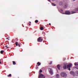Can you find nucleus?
<instances>
[{
    "label": "nucleus",
    "mask_w": 78,
    "mask_h": 78,
    "mask_svg": "<svg viewBox=\"0 0 78 78\" xmlns=\"http://www.w3.org/2000/svg\"><path fill=\"white\" fill-rule=\"evenodd\" d=\"M60 75L62 76V77L66 78V77H67V75L65 72H62L61 73Z\"/></svg>",
    "instance_id": "obj_1"
},
{
    "label": "nucleus",
    "mask_w": 78,
    "mask_h": 78,
    "mask_svg": "<svg viewBox=\"0 0 78 78\" xmlns=\"http://www.w3.org/2000/svg\"><path fill=\"white\" fill-rule=\"evenodd\" d=\"M71 67H72V63H69L67 66V69L69 70H71L70 69Z\"/></svg>",
    "instance_id": "obj_2"
},
{
    "label": "nucleus",
    "mask_w": 78,
    "mask_h": 78,
    "mask_svg": "<svg viewBox=\"0 0 78 78\" xmlns=\"http://www.w3.org/2000/svg\"><path fill=\"white\" fill-rule=\"evenodd\" d=\"M62 14H67V15H70V14H71L72 13H70V12L68 11H66L65 12V13H62Z\"/></svg>",
    "instance_id": "obj_3"
},
{
    "label": "nucleus",
    "mask_w": 78,
    "mask_h": 78,
    "mask_svg": "<svg viewBox=\"0 0 78 78\" xmlns=\"http://www.w3.org/2000/svg\"><path fill=\"white\" fill-rule=\"evenodd\" d=\"M39 78H45V76L42 74L40 73L39 75Z\"/></svg>",
    "instance_id": "obj_4"
},
{
    "label": "nucleus",
    "mask_w": 78,
    "mask_h": 78,
    "mask_svg": "<svg viewBox=\"0 0 78 78\" xmlns=\"http://www.w3.org/2000/svg\"><path fill=\"white\" fill-rule=\"evenodd\" d=\"M37 41L38 42H42V39H41V37H39L38 38Z\"/></svg>",
    "instance_id": "obj_5"
},
{
    "label": "nucleus",
    "mask_w": 78,
    "mask_h": 78,
    "mask_svg": "<svg viewBox=\"0 0 78 78\" xmlns=\"http://www.w3.org/2000/svg\"><path fill=\"white\" fill-rule=\"evenodd\" d=\"M63 4L64 3L63 2H60L59 3V5H60V6H63Z\"/></svg>",
    "instance_id": "obj_6"
},
{
    "label": "nucleus",
    "mask_w": 78,
    "mask_h": 78,
    "mask_svg": "<svg viewBox=\"0 0 78 78\" xmlns=\"http://www.w3.org/2000/svg\"><path fill=\"white\" fill-rule=\"evenodd\" d=\"M63 7L64 8H67V4H65L63 6Z\"/></svg>",
    "instance_id": "obj_7"
},
{
    "label": "nucleus",
    "mask_w": 78,
    "mask_h": 78,
    "mask_svg": "<svg viewBox=\"0 0 78 78\" xmlns=\"http://www.w3.org/2000/svg\"><path fill=\"white\" fill-rule=\"evenodd\" d=\"M70 74L72 75H75V73H74V72H73V71H71L70 72Z\"/></svg>",
    "instance_id": "obj_8"
},
{
    "label": "nucleus",
    "mask_w": 78,
    "mask_h": 78,
    "mask_svg": "<svg viewBox=\"0 0 78 78\" xmlns=\"http://www.w3.org/2000/svg\"><path fill=\"white\" fill-rule=\"evenodd\" d=\"M63 69H67V65H66V64L64 65L63 66Z\"/></svg>",
    "instance_id": "obj_9"
},
{
    "label": "nucleus",
    "mask_w": 78,
    "mask_h": 78,
    "mask_svg": "<svg viewBox=\"0 0 78 78\" xmlns=\"http://www.w3.org/2000/svg\"><path fill=\"white\" fill-rule=\"evenodd\" d=\"M60 65H57V68L58 70H60Z\"/></svg>",
    "instance_id": "obj_10"
},
{
    "label": "nucleus",
    "mask_w": 78,
    "mask_h": 78,
    "mask_svg": "<svg viewBox=\"0 0 78 78\" xmlns=\"http://www.w3.org/2000/svg\"><path fill=\"white\" fill-rule=\"evenodd\" d=\"M48 71H49V72H51V71H53V70H52V69H51V68H49L48 69Z\"/></svg>",
    "instance_id": "obj_11"
},
{
    "label": "nucleus",
    "mask_w": 78,
    "mask_h": 78,
    "mask_svg": "<svg viewBox=\"0 0 78 78\" xmlns=\"http://www.w3.org/2000/svg\"><path fill=\"white\" fill-rule=\"evenodd\" d=\"M56 78H59V75L58 74H57L56 75Z\"/></svg>",
    "instance_id": "obj_12"
},
{
    "label": "nucleus",
    "mask_w": 78,
    "mask_h": 78,
    "mask_svg": "<svg viewBox=\"0 0 78 78\" xmlns=\"http://www.w3.org/2000/svg\"><path fill=\"white\" fill-rule=\"evenodd\" d=\"M49 73H50V74L51 75H53V71L49 72Z\"/></svg>",
    "instance_id": "obj_13"
},
{
    "label": "nucleus",
    "mask_w": 78,
    "mask_h": 78,
    "mask_svg": "<svg viewBox=\"0 0 78 78\" xmlns=\"http://www.w3.org/2000/svg\"><path fill=\"white\" fill-rule=\"evenodd\" d=\"M72 14H74V13H76V12L74 11H72L71 12Z\"/></svg>",
    "instance_id": "obj_14"
},
{
    "label": "nucleus",
    "mask_w": 78,
    "mask_h": 78,
    "mask_svg": "<svg viewBox=\"0 0 78 78\" xmlns=\"http://www.w3.org/2000/svg\"><path fill=\"white\" fill-rule=\"evenodd\" d=\"M0 53H1V54H3V53H4V51H3V50H2L1 51Z\"/></svg>",
    "instance_id": "obj_15"
},
{
    "label": "nucleus",
    "mask_w": 78,
    "mask_h": 78,
    "mask_svg": "<svg viewBox=\"0 0 78 78\" xmlns=\"http://www.w3.org/2000/svg\"><path fill=\"white\" fill-rule=\"evenodd\" d=\"M74 65L75 66H78V62H75L74 63Z\"/></svg>",
    "instance_id": "obj_16"
},
{
    "label": "nucleus",
    "mask_w": 78,
    "mask_h": 78,
    "mask_svg": "<svg viewBox=\"0 0 78 78\" xmlns=\"http://www.w3.org/2000/svg\"><path fill=\"white\" fill-rule=\"evenodd\" d=\"M51 5H52V6H56V4L53 3H51Z\"/></svg>",
    "instance_id": "obj_17"
},
{
    "label": "nucleus",
    "mask_w": 78,
    "mask_h": 78,
    "mask_svg": "<svg viewBox=\"0 0 78 78\" xmlns=\"http://www.w3.org/2000/svg\"><path fill=\"white\" fill-rule=\"evenodd\" d=\"M37 64L38 65V66H39L41 65V63L39 62H38L37 63Z\"/></svg>",
    "instance_id": "obj_18"
},
{
    "label": "nucleus",
    "mask_w": 78,
    "mask_h": 78,
    "mask_svg": "<svg viewBox=\"0 0 78 78\" xmlns=\"http://www.w3.org/2000/svg\"><path fill=\"white\" fill-rule=\"evenodd\" d=\"M40 30H44V28H43V27H41L40 28Z\"/></svg>",
    "instance_id": "obj_19"
},
{
    "label": "nucleus",
    "mask_w": 78,
    "mask_h": 78,
    "mask_svg": "<svg viewBox=\"0 0 78 78\" xmlns=\"http://www.w3.org/2000/svg\"><path fill=\"white\" fill-rule=\"evenodd\" d=\"M13 65H16V62L14 61H13Z\"/></svg>",
    "instance_id": "obj_20"
},
{
    "label": "nucleus",
    "mask_w": 78,
    "mask_h": 78,
    "mask_svg": "<svg viewBox=\"0 0 78 78\" xmlns=\"http://www.w3.org/2000/svg\"><path fill=\"white\" fill-rule=\"evenodd\" d=\"M16 46H18V43L17 42H16Z\"/></svg>",
    "instance_id": "obj_21"
},
{
    "label": "nucleus",
    "mask_w": 78,
    "mask_h": 78,
    "mask_svg": "<svg viewBox=\"0 0 78 78\" xmlns=\"http://www.w3.org/2000/svg\"><path fill=\"white\" fill-rule=\"evenodd\" d=\"M38 20H36L35 21V23H37V22H38Z\"/></svg>",
    "instance_id": "obj_22"
},
{
    "label": "nucleus",
    "mask_w": 78,
    "mask_h": 78,
    "mask_svg": "<svg viewBox=\"0 0 78 78\" xmlns=\"http://www.w3.org/2000/svg\"><path fill=\"white\" fill-rule=\"evenodd\" d=\"M11 76V74H10L9 75H8L7 76L8 77H9V76Z\"/></svg>",
    "instance_id": "obj_23"
},
{
    "label": "nucleus",
    "mask_w": 78,
    "mask_h": 78,
    "mask_svg": "<svg viewBox=\"0 0 78 78\" xmlns=\"http://www.w3.org/2000/svg\"><path fill=\"white\" fill-rule=\"evenodd\" d=\"M5 47H6L7 48H9V47H8V45H6L5 46Z\"/></svg>",
    "instance_id": "obj_24"
},
{
    "label": "nucleus",
    "mask_w": 78,
    "mask_h": 78,
    "mask_svg": "<svg viewBox=\"0 0 78 78\" xmlns=\"http://www.w3.org/2000/svg\"><path fill=\"white\" fill-rule=\"evenodd\" d=\"M76 74H78V71H76Z\"/></svg>",
    "instance_id": "obj_25"
},
{
    "label": "nucleus",
    "mask_w": 78,
    "mask_h": 78,
    "mask_svg": "<svg viewBox=\"0 0 78 78\" xmlns=\"http://www.w3.org/2000/svg\"><path fill=\"white\" fill-rule=\"evenodd\" d=\"M42 72V70L40 69L39 71V72H40V73H41V72Z\"/></svg>",
    "instance_id": "obj_26"
},
{
    "label": "nucleus",
    "mask_w": 78,
    "mask_h": 78,
    "mask_svg": "<svg viewBox=\"0 0 78 78\" xmlns=\"http://www.w3.org/2000/svg\"><path fill=\"white\" fill-rule=\"evenodd\" d=\"M52 64V62H51L50 63H49V64Z\"/></svg>",
    "instance_id": "obj_27"
},
{
    "label": "nucleus",
    "mask_w": 78,
    "mask_h": 78,
    "mask_svg": "<svg viewBox=\"0 0 78 78\" xmlns=\"http://www.w3.org/2000/svg\"><path fill=\"white\" fill-rule=\"evenodd\" d=\"M75 68H76V69H78V67H75Z\"/></svg>",
    "instance_id": "obj_28"
},
{
    "label": "nucleus",
    "mask_w": 78,
    "mask_h": 78,
    "mask_svg": "<svg viewBox=\"0 0 78 78\" xmlns=\"http://www.w3.org/2000/svg\"><path fill=\"white\" fill-rule=\"evenodd\" d=\"M61 12H63V9H61Z\"/></svg>",
    "instance_id": "obj_29"
},
{
    "label": "nucleus",
    "mask_w": 78,
    "mask_h": 78,
    "mask_svg": "<svg viewBox=\"0 0 78 78\" xmlns=\"http://www.w3.org/2000/svg\"><path fill=\"white\" fill-rule=\"evenodd\" d=\"M65 60H66V58H63V61H65Z\"/></svg>",
    "instance_id": "obj_30"
},
{
    "label": "nucleus",
    "mask_w": 78,
    "mask_h": 78,
    "mask_svg": "<svg viewBox=\"0 0 78 78\" xmlns=\"http://www.w3.org/2000/svg\"><path fill=\"white\" fill-rule=\"evenodd\" d=\"M6 39H8V40H9V39L8 38V37L6 38Z\"/></svg>",
    "instance_id": "obj_31"
},
{
    "label": "nucleus",
    "mask_w": 78,
    "mask_h": 78,
    "mask_svg": "<svg viewBox=\"0 0 78 78\" xmlns=\"http://www.w3.org/2000/svg\"><path fill=\"white\" fill-rule=\"evenodd\" d=\"M18 46L19 47H20V44H18Z\"/></svg>",
    "instance_id": "obj_32"
},
{
    "label": "nucleus",
    "mask_w": 78,
    "mask_h": 78,
    "mask_svg": "<svg viewBox=\"0 0 78 78\" xmlns=\"http://www.w3.org/2000/svg\"><path fill=\"white\" fill-rule=\"evenodd\" d=\"M48 0V2H51L50 0Z\"/></svg>",
    "instance_id": "obj_33"
},
{
    "label": "nucleus",
    "mask_w": 78,
    "mask_h": 78,
    "mask_svg": "<svg viewBox=\"0 0 78 78\" xmlns=\"http://www.w3.org/2000/svg\"><path fill=\"white\" fill-rule=\"evenodd\" d=\"M49 25H51V23H49Z\"/></svg>",
    "instance_id": "obj_34"
},
{
    "label": "nucleus",
    "mask_w": 78,
    "mask_h": 78,
    "mask_svg": "<svg viewBox=\"0 0 78 78\" xmlns=\"http://www.w3.org/2000/svg\"><path fill=\"white\" fill-rule=\"evenodd\" d=\"M52 1H55V0H52Z\"/></svg>",
    "instance_id": "obj_35"
},
{
    "label": "nucleus",
    "mask_w": 78,
    "mask_h": 78,
    "mask_svg": "<svg viewBox=\"0 0 78 78\" xmlns=\"http://www.w3.org/2000/svg\"><path fill=\"white\" fill-rule=\"evenodd\" d=\"M66 0H63L64 1H66Z\"/></svg>",
    "instance_id": "obj_36"
},
{
    "label": "nucleus",
    "mask_w": 78,
    "mask_h": 78,
    "mask_svg": "<svg viewBox=\"0 0 78 78\" xmlns=\"http://www.w3.org/2000/svg\"><path fill=\"white\" fill-rule=\"evenodd\" d=\"M29 25H30H30H31V24H29Z\"/></svg>",
    "instance_id": "obj_37"
},
{
    "label": "nucleus",
    "mask_w": 78,
    "mask_h": 78,
    "mask_svg": "<svg viewBox=\"0 0 78 78\" xmlns=\"http://www.w3.org/2000/svg\"><path fill=\"white\" fill-rule=\"evenodd\" d=\"M73 0V1H75V0Z\"/></svg>",
    "instance_id": "obj_38"
},
{
    "label": "nucleus",
    "mask_w": 78,
    "mask_h": 78,
    "mask_svg": "<svg viewBox=\"0 0 78 78\" xmlns=\"http://www.w3.org/2000/svg\"><path fill=\"white\" fill-rule=\"evenodd\" d=\"M30 23H31L30 22Z\"/></svg>",
    "instance_id": "obj_39"
},
{
    "label": "nucleus",
    "mask_w": 78,
    "mask_h": 78,
    "mask_svg": "<svg viewBox=\"0 0 78 78\" xmlns=\"http://www.w3.org/2000/svg\"><path fill=\"white\" fill-rule=\"evenodd\" d=\"M1 63H2V62H0V64H1Z\"/></svg>",
    "instance_id": "obj_40"
}]
</instances>
